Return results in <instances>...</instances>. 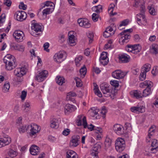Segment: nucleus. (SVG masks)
Returning a JSON list of instances; mask_svg holds the SVG:
<instances>
[{
	"mask_svg": "<svg viewBox=\"0 0 158 158\" xmlns=\"http://www.w3.org/2000/svg\"><path fill=\"white\" fill-rule=\"evenodd\" d=\"M156 131L155 126H152L148 130V135L153 136L155 135Z\"/></svg>",
	"mask_w": 158,
	"mask_h": 158,
	"instance_id": "42",
	"label": "nucleus"
},
{
	"mask_svg": "<svg viewBox=\"0 0 158 158\" xmlns=\"http://www.w3.org/2000/svg\"><path fill=\"white\" fill-rule=\"evenodd\" d=\"M146 73L145 72L143 73L141 71V73L139 76V79L141 81H143L145 80L146 77Z\"/></svg>",
	"mask_w": 158,
	"mask_h": 158,
	"instance_id": "55",
	"label": "nucleus"
},
{
	"mask_svg": "<svg viewBox=\"0 0 158 158\" xmlns=\"http://www.w3.org/2000/svg\"><path fill=\"white\" fill-rule=\"evenodd\" d=\"M112 75L114 78L120 79L123 78L125 76L126 74L120 70H117L112 73Z\"/></svg>",
	"mask_w": 158,
	"mask_h": 158,
	"instance_id": "13",
	"label": "nucleus"
},
{
	"mask_svg": "<svg viewBox=\"0 0 158 158\" xmlns=\"http://www.w3.org/2000/svg\"><path fill=\"white\" fill-rule=\"evenodd\" d=\"M152 73L154 75H156L158 73V67H154L152 71Z\"/></svg>",
	"mask_w": 158,
	"mask_h": 158,
	"instance_id": "56",
	"label": "nucleus"
},
{
	"mask_svg": "<svg viewBox=\"0 0 158 158\" xmlns=\"http://www.w3.org/2000/svg\"><path fill=\"white\" fill-rule=\"evenodd\" d=\"M119 60L123 63H127L130 60L129 56L126 54H121L119 56Z\"/></svg>",
	"mask_w": 158,
	"mask_h": 158,
	"instance_id": "19",
	"label": "nucleus"
},
{
	"mask_svg": "<svg viewBox=\"0 0 158 158\" xmlns=\"http://www.w3.org/2000/svg\"><path fill=\"white\" fill-rule=\"evenodd\" d=\"M49 44L46 42L45 43L43 47L44 48V50L48 52H49V49H48V47H49Z\"/></svg>",
	"mask_w": 158,
	"mask_h": 158,
	"instance_id": "63",
	"label": "nucleus"
},
{
	"mask_svg": "<svg viewBox=\"0 0 158 158\" xmlns=\"http://www.w3.org/2000/svg\"><path fill=\"white\" fill-rule=\"evenodd\" d=\"M82 120L83 125L84 126V128H86L87 127L88 129L90 130V131H92L93 130H94L95 127L92 124H91L89 126H88L86 118L85 116L83 117Z\"/></svg>",
	"mask_w": 158,
	"mask_h": 158,
	"instance_id": "24",
	"label": "nucleus"
},
{
	"mask_svg": "<svg viewBox=\"0 0 158 158\" xmlns=\"http://www.w3.org/2000/svg\"><path fill=\"white\" fill-rule=\"evenodd\" d=\"M74 36L73 35H71L69 36V42L70 44H74L75 43V40L74 39Z\"/></svg>",
	"mask_w": 158,
	"mask_h": 158,
	"instance_id": "60",
	"label": "nucleus"
},
{
	"mask_svg": "<svg viewBox=\"0 0 158 158\" xmlns=\"http://www.w3.org/2000/svg\"><path fill=\"white\" fill-rule=\"evenodd\" d=\"M29 129L30 132L29 133L30 135L31 136H35L36 133H38L40 130V128H39L38 126L36 124H31V125H28L27 127V130H28Z\"/></svg>",
	"mask_w": 158,
	"mask_h": 158,
	"instance_id": "3",
	"label": "nucleus"
},
{
	"mask_svg": "<svg viewBox=\"0 0 158 158\" xmlns=\"http://www.w3.org/2000/svg\"><path fill=\"white\" fill-rule=\"evenodd\" d=\"M110 83L112 85L114 86L115 88L118 87L119 85L118 81L115 80L110 81Z\"/></svg>",
	"mask_w": 158,
	"mask_h": 158,
	"instance_id": "53",
	"label": "nucleus"
},
{
	"mask_svg": "<svg viewBox=\"0 0 158 158\" xmlns=\"http://www.w3.org/2000/svg\"><path fill=\"white\" fill-rule=\"evenodd\" d=\"M114 34V31L111 33L109 32V31L106 29V31L103 33V35L105 38H108L110 37V35H113Z\"/></svg>",
	"mask_w": 158,
	"mask_h": 158,
	"instance_id": "48",
	"label": "nucleus"
},
{
	"mask_svg": "<svg viewBox=\"0 0 158 158\" xmlns=\"http://www.w3.org/2000/svg\"><path fill=\"white\" fill-rule=\"evenodd\" d=\"M26 73V69L24 68H17L14 70V74L16 76L14 78L17 82H20L23 80L22 77Z\"/></svg>",
	"mask_w": 158,
	"mask_h": 158,
	"instance_id": "1",
	"label": "nucleus"
},
{
	"mask_svg": "<svg viewBox=\"0 0 158 158\" xmlns=\"http://www.w3.org/2000/svg\"><path fill=\"white\" fill-rule=\"evenodd\" d=\"M5 64V67L6 69L7 70H11L14 69L16 66V64L15 62L14 63H4Z\"/></svg>",
	"mask_w": 158,
	"mask_h": 158,
	"instance_id": "28",
	"label": "nucleus"
},
{
	"mask_svg": "<svg viewBox=\"0 0 158 158\" xmlns=\"http://www.w3.org/2000/svg\"><path fill=\"white\" fill-rule=\"evenodd\" d=\"M116 150L119 152H122L125 148L126 144L124 139L122 138H118L115 143Z\"/></svg>",
	"mask_w": 158,
	"mask_h": 158,
	"instance_id": "2",
	"label": "nucleus"
},
{
	"mask_svg": "<svg viewBox=\"0 0 158 158\" xmlns=\"http://www.w3.org/2000/svg\"><path fill=\"white\" fill-rule=\"evenodd\" d=\"M26 13L23 11H19L16 12L15 14L14 18L17 20L22 21L26 19Z\"/></svg>",
	"mask_w": 158,
	"mask_h": 158,
	"instance_id": "9",
	"label": "nucleus"
},
{
	"mask_svg": "<svg viewBox=\"0 0 158 158\" xmlns=\"http://www.w3.org/2000/svg\"><path fill=\"white\" fill-rule=\"evenodd\" d=\"M77 155L75 152L70 150L67 152L66 158H77Z\"/></svg>",
	"mask_w": 158,
	"mask_h": 158,
	"instance_id": "25",
	"label": "nucleus"
},
{
	"mask_svg": "<svg viewBox=\"0 0 158 158\" xmlns=\"http://www.w3.org/2000/svg\"><path fill=\"white\" fill-rule=\"evenodd\" d=\"M110 96L111 98L113 99L116 95V90L114 89L110 88Z\"/></svg>",
	"mask_w": 158,
	"mask_h": 158,
	"instance_id": "47",
	"label": "nucleus"
},
{
	"mask_svg": "<svg viewBox=\"0 0 158 158\" xmlns=\"http://www.w3.org/2000/svg\"><path fill=\"white\" fill-rule=\"evenodd\" d=\"M8 154L9 156L11 158L15 157L17 155V153L16 151H15L12 149H10L8 152Z\"/></svg>",
	"mask_w": 158,
	"mask_h": 158,
	"instance_id": "43",
	"label": "nucleus"
},
{
	"mask_svg": "<svg viewBox=\"0 0 158 158\" xmlns=\"http://www.w3.org/2000/svg\"><path fill=\"white\" fill-rule=\"evenodd\" d=\"M76 108L75 106L70 104H67L64 106V112L66 114H68L70 113L75 110Z\"/></svg>",
	"mask_w": 158,
	"mask_h": 158,
	"instance_id": "16",
	"label": "nucleus"
},
{
	"mask_svg": "<svg viewBox=\"0 0 158 158\" xmlns=\"http://www.w3.org/2000/svg\"><path fill=\"white\" fill-rule=\"evenodd\" d=\"M133 46L132 45H128L126 47L125 49L128 52H131L133 53Z\"/></svg>",
	"mask_w": 158,
	"mask_h": 158,
	"instance_id": "52",
	"label": "nucleus"
},
{
	"mask_svg": "<svg viewBox=\"0 0 158 158\" xmlns=\"http://www.w3.org/2000/svg\"><path fill=\"white\" fill-rule=\"evenodd\" d=\"M119 38V42L122 41L123 44L127 43L129 41V39L130 38V35L129 33L127 34H123Z\"/></svg>",
	"mask_w": 158,
	"mask_h": 158,
	"instance_id": "23",
	"label": "nucleus"
},
{
	"mask_svg": "<svg viewBox=\"0 0 158 158\" xmlns=\"http://www.w3.org/2000/svg\"><path fill=\"white\" fill-rule=\"evenodd\" d=\"M83 116V117H84ZM83 115H80L78 116V119L77 120V125L78 126H81L83 125L82 124V122H83Z\"/></svg>",
	"mask_w": 158,
	"mask_h": 158,
	"instance_id": "45",
	"label": "nucleus"
},
{
	"mask_svg": "<svg viewBox=\"0 0 158 158\" xmlns=\"http://www.w3.org/2000/svg\"><path fill=\"white\" fill-rule=\"evenodd\" d=\"M77 22L79 26L85 28H88L90 27V24L88 20L86 19L81 18L78 19Z\"/></svg>",
	"mask_w": 158,
	"mask_h": 158,
	"instance_id": "12",
	"label": "nucleus"
},
{
	"mask_svg": "<svg viewBox=\"0 0 158 158\" xmlns=\"http://www.w3.org/2000/svg\"><path fill=\"white\" fill-rule=\"evenodd\" d=\"M53 4V3L52 2L49 1H47L44 3L41 4V6L42 7L41 9L44 8L45 6H47L48 7H51V8L54 9V6L52 5Z\"/></svg>",
	"mask_w": 158,
	"mask_h": 158,
	"instance_id": "31",
	"label": "nucleus"
},
{
	"mask_svg": "<svg viewBox=\"0 0 158 158\" xmlns=\"http://www.w3.org/2000/svg\"><path fill=\"white\" fill-rule=\"evenodd\" d=\"M101 148V146L99 143L95 144L92 148L90 151V154L92 158H99L98 155V149Z\"/></svg>",
	"mask_w": 158,
	"mask_h": 158,
	"instance_id": "7",
	"label": "nucleus"
},
{
	"mask_svg": "<svg viewBox=\"0 0 158 158\" xmlns=\"http://www.w3.org/2000/svg\"><path fill=\"white\" fill-rule=\"evenodd\" d=\"M133 53L137 54L140 52L141 49V47L139 44H134L133 45Z\"/></svg>",
	"mask_w": 158,
	"mask_h": 158,
	"instance_id": "35",
	"label": "nucleus"
},
{
	"mask_svg": "<svg viewBox=\"0 0 158 158\" xmlns=\"http://www.w3.org/2000/svg\"><path fill=\"white\" fill-rule=\"evenodd\" d=\"M148 9L149 10V12L151 15H156V12L155 9L152 6H148Z\"/></svg>",
	"mask_w": 158,
	"mask_h": 158,
	"instance_id": "49",
	"label": "nucleus"
},
{
	"mask_svg": "<svg viewBox=\"0 0 158 158\" xmlns=\"http://www.w3.org/2000/svg\"><path fill=\"white\" fill-rule=\"evenodd\" d=\"M10 87V85L9 83H5L3 87V90L5 91H7L9 90Z\"/></svg>",
	"mask_w": 158,
	"mask_h": 158,
	"instance_id": "57",
	"label": "nucleus"
},
{
	"mask_svg": "<svg viewBox=\"0 0 158 158\" xmlns=\"http://www.w3.org/2000/svg\"><path fill=\"white\" fill-rule=\"evenodd\" d=\"M3 3L7 6L10 7L11 5L12 2L10 0H4Z\"/></svg>",
	"mask_w": 158,
	"mask_h": 158,
	"instance_id": "61",
	"label": "nucleus"
},
{
	"mask_svg": "<svg viewBox=\"0 0 158 158\" xmlns=\"http://www.w3.org/2000/svg\"><path fill=\"white\" fill-rule=\"evenodd\" d=\"M98 14L93 13L92 15V19L93 21L94 22L97 21L98 20Z\"/></svg>",
	"mask_w": 158,
	"mask_h": 158,
	"instance_id": "58",
	"label": "nucleus"
},
{
	"mask_svg": "<svg viewBox=\"0 0 158 158\" xmlns=\"http://www.w3.org/2000/svg\"><path fill=\"white\" fill-rule=\"evenodd\" d=\"M130 110L133 113H142L145 111V107L143 106H133L131 108Z\"/></svg>",
	"mask_w": 158,
	"mask_h": 158,
	"instance_id": "15",
	"label": "nucleus"
},
{
	"mask_svg": "<svg viewBox=\"0 0 158 158\" xmlns=\"http://www.w3.org/2000/svg\"><path fill=\"white\" fill-rule=\"evenodd\" d=\"M31 154L33 155H36L39 154L40 152V148L38 146L35 145H32L30 149Z\"/></svg>",
	"mask_w": 158,
	"mask_h": 158,
	"instance_id": "17",
	"label": "nucleus"
},
{
	"mask_svg": "<svg viewBox=\"0 0 158 158\" xmlns=\"http://www.w3.org/2000/svg\"><path fill=\"white\" fill-rule=\"evenodd\" d=\"M107 52H103L101 55V56L99 58V60H106L107 58Z\"/></svg>",
	"mask_w": 158,
	"mask_h": 158,
	"instance_id": "51",
	"label": "nucleus"
},
{
	"mask_svg": "<svg viewBox=\"0 0 158 158\" xmlns=\"http://www.w3.org/2000/svg\"><path fill=\"white\" fill-rule=\"evenodd\" d=\"M158 148V142L156 139H153L152 142L151 146L148 149V152L150 153H154L157 152Z\"/></svg>",
	"mask_w": 158,
	"mask_h": 158,
	"instance_id": "10",
	"label": "nucleus"
},
{
	"mask_svg": "<svg viewBox=\"0 0 158 158\" xmlns=\"http://www.w3.org/2000/svg\"><path fill=\"white\" fill-rule=\"evenodd\" d=\"M64 56L66 57V52L64 51L59 52L56 53L54 56V60L55 62L60 63L63 60L62 58Z\"/></svg>",
	"mask_w": 158,
	"mask_h": 158,
	"instance_id": "8",
	"label": "nucleus"
},
{
	"mask_svg": "<svg viewBox=\"0 0 158 158\" xmlns=\"http://www.w3.org/2000/svg\"><path fill=\"white\" fill-rule=\"evenodd\" d=\"M11 141L10 138L5 137L0 139V148L9 144Z\"/></svg>",
	"mask_w": 158,
	"mask_h": 158,
	"instance_id": "20",
	"label": "nucleus"
},
{
	"mask_svg": "<svg viewBox=\"0 0 158 158\" xmlns=\"http://www.w3.org/2000/svg\"><path fill=\"white\" fill-rule=\"evenodd\" d=\"M56 82L59 85H62L65 82V80L63 77L57 76L56 78Z\"/></svg>",
	"mask_w": 158,
	"mask_h": 158,
	"instance_id": "33",
	"label": "nucleus"
},
{
	"mask_svg": "<svg viewBox=\"0 0 158 158\" xmlns=\"http://www.w3.org/2000/svg\"><path fill=\"white\" fill-rule=\"evenodd\" d=\"M151 52L155 54H157L158 53V45L156 44H153L151 49Z\"/></svg>",
	"mask_w": 158,
	"mask_h": 158,
	"instance_id": "41",
	"label": "nucleus"
},
{
	"mask_svg": "<svg viewBox=\"0 0 158 158\" xmlns=\"http://www.w3.org/2000/svg\"><path fill=\"white\" fill-rule=\"evenodd\" d=\"M53 9L50 7H47L44 9L42 11V15L46 16L47 15H49L53 11Z\"/></svg>",
	"mask_w": 158,
	"mask_h": 158,
	"instance_id": "37",
	"label": "nucleus"
},
{
	"mask_svg": "<svg viewBox=\"0 0 158 158\" xmlns=\"http://www.w3.org/2000/svg\"><path fill=\"white\" fill-rule=\"evenodd\" d=\"M113 128L115 132L118 135H121L125 133L124 127L119 124H115Z\"/></svg>",
	"mask_w": 158,
	"mask_h": 158,
	"instance_id": "11",
	"label": "nucleus"
},
{
	"mask_svg": "<svg viewBox=\"0 0 158 158\" xmlns=\"http://www.w3.org/2000/svg\"><path fill=\"white\" fill-rule=\"evenodd\" d=\"M140 86L141 88H144L145 86H147L146 88H151L153 86L152 83L149 81H146L141 83Z\"/></svg>",
	"mask_w": 158,
	"mask_h": 158,
	"instance_id": "26",
	"label": "nucleus"
},
{
	"mask_svg": "<svg viewBox=\"0 0 158 158\" xmlns=\"http://www.w3.org/2000/svg\"><path fill=\"white\" fill-rule=\"evenodd\" d=\"M26 130L27 131L28 130H27L26 126L25 125H23L22 124H21L19 128V132L20 133H23Z\"/></svg>",
	"mask_w": 158,
	"mask_h": 158,
	"instance_id": "46",
	"label": "nucleus"
},
{
	"mask_svg": "<svg viewBox=\"0 0 158 158\" xmlns=\"http://www.w3.org/2000/svg\"><path fill=\"white\" fill-rule=\"evenodd\" d=\"M50 125L52 128H57L59 127L58 120L56 118L53 119L50 122Z\"/></svg>",
	"mask_w": 158,
	"mask_h": 158,
	"instance_id": "29",
	"label": "nucleus"
},
{
	"mask_svg": "<svg viewBox=\"0 0 158 158\" xmlns=\"http://www.w3.org/2000/svg\"><path fill=\"white\" fill-rule=\"evenodd\" d=\"M76 96V94L72 92L68 93L67 95V98H70V97H74Z\"/></svg>",
	"mask_w": 158,
	"mask_h": 158,
	"instance_id": "64",
	"label": "nucleus"
},
{
	"mask_svg": "<svg viewBox=\"0 0 158 158\" xmlns=\"http://www.w3.org/2000/svg\"><path fill=\"white\" fill-rule=\"evenodd\" d=\"M81 77L83 78L85 76L86 72V69L85 65L82 67L80 70Z\"/></svg>",
	"mask_w": 158,
	"mask_h": 158,
	"instance_id": "44",
	"label": "nucleus"
},
{
	"mask_svg": "<svg viewBox=\"0 0 158 158\" xmlns=\"http://www.w3.org/2000/svg\"><path fill=\"white\" fill-rule=\"evenodd\" d=\"M13 36L15 40L18 42L23 41V39L24 34L23 32L20 30H16L13 33Z\"/></svg>",
	"mask_w": 158,
	"mask_h": 158,
	"instance_id": "6",
	"label": "nucleus"
},
{
	"mask_svg": "<svg viewBox=\"0 0 158 158\" xmlns=\"http://www.w3.org/2000/svg\"><path fill=\"white\" fill-rule=\"evenodd\" d=\"M22 109L25 112H27L29 111L30 109V103L29 101H26L25 103L23 105Z\"/></svg>",
	"mask_w": 158,
	"mask_h": 158,
	"instance_id": "34",
	"label": "nucleus"
},
{
	"mask_svg": "<svg viewBox=\"0 0 158 158\" xmlns=\"http://www.w3.org/2000/svg\"><path fill=\"white\" fill-rule=\"evenodd\" d=\"M94 130L97 134H98L102 132V130L100 127H95Z\"/></svg>",
	"mask_w": 158,
	"mask_h": 158,
	"instance_id": "59",
	"label": "nucleus"
},
{
	"mask_svg": "<svg viewBox=\"0 0 158 158\" xmlns=\"http://www.w3.org/2000/svg\"><path fill=\"white\" fill-rule=\"evenodd\" d=\"M82 56H79L77 57H76L75 60L76 65L77 66H79L80 64L79 63L80 61L82 59Z\"/></svg>",
	"mask_w": 158,
	"mask_h": 158,
	"instance_id": "50",
	"label": "nucleus"
},
{
	"mask_svg": "<svg viewBox=\"0 0 158 158\" xmlns=\"http://www.w3.org/2000/svg\"><path fill=\"white\" fill-rule=\"evenodd\" d=\"M3 60L4 63H11L16 62L15 57L10 54H7L3 58Z\"/></svg>",
	"mask_w": 158,
	"mask_h": 158,
	"instance_id": "18",
	"label": "nucleus"
},
{
	"mask_svg": "<svg viewBox=\"0 0 158 158\" xmlns=\"http://www.w3.org/2000/svg\"><path fill=\"white\" fill-rule=\"evenodd\" d=\"M145 11V9L144 10L143 12H142L141 11H140V13L137 15V17H139V18H142L144 21H145V16L144 15Z\"/></svg>",
	"mask_w": 158,
	"mask_h": 158,
	"instance_id": "54",
	"label": "nucleus"
},
{
	"mask_svg": "<svg viewBox=\"0 0 158 158\" xmlns=\"http://www.w3.org/2000/svg\"><path fill=\"white\" fill-rule=\"evenodd\" d=\"M12 47H13L15 49L18 50L20 51L23 52L24 50V47L23 45L18 44H16L13 45Z\"/></svg>",
	"mask_w": 158,
	"mask_h": 158,
	"instance_id": "36",
	"label": "nucleus"
},
{
	"mask_svg": "<svg viewBox=\"0 0 158 158\" xmlns=\"http://www.w3.org/2000/svg\"><path fill=\"white\" fill-rule=\"evenodd\" d=\"M143 97H146L148 96L151 93V88H146L143 90Z\"/></svg>",
	"mask_w": 158,
	"mask_h": 158,
	"instance_id": "38",
	"label": "nucleus"
},
{
	"mask_svg": "<svg viewBox=\"0 0 158 158\" xmlns=\"http://www.w3.org/2000/svg\"><path fill=\"white\" fill-rule=\"evenodd\" d=\"M98 110L95 107H93L91 108L89 110V111L91 113V115L92 116L94 117L95 115L98 114Z\"/></svg>",
	"mask_w": 158,
	"mask_h": 158,
	"instance_id": "39",
	"label": "nucleus"
},
{
	"mask_svg": "<svg viewBox=\"0 0 158 158\" xmlns=\"http://www.w3.org/2000/svg\"><path fill=\"white\" fill-rule=\"evenodd\" d=\"M48 71L44 70L39 72L35 76V80L39 82H41L44 80L48 76Z\"/></svg>",
	"mask_w": 158,
	"mask_h": 158,
	"instance_id": "4",
	"label": "nucleus"
},
{
	"mask_svg": "<svg viewBox=\"0 0 158 158\" xmlns=\"http://www.w3.org/2000/svg\"><path fill=\"white\" fill-rule=\"evenodd\" d=\"M134 96L137 98H142L143 96L142 94L139 91L135 90L132 93V94Z\"/></svg>",
	"mask_w": 158,
	"mask_h": 158,
	"instance_id": "40",
	"label": "nucleus"
},
{
	"mask_svg": "<svg viewBox=\"0 0 158 158\" xmlns=\"http://www.w3.org/2000/svg\"><path fill=\"white\" fill-rule=\"evenodd\" d=\"M111 139L109 136H106L105 141V149H107L109 148H110V147L111 145Z\"/></svg>",
	"mask_w": 158,
	"mask_h": 158,
	"instance_id": "30",
	"label": "nucleus"
},
{
	"mask_svg": "<svg viewBox=\"0 0 158 158\" xmlns=\"http://www.w3.org/2000/svg\"><path fill=\"white\" fill-rule=\"evenodd\" d=\"M151 65L149 64H146L142 66L141 71L143 73L147 72L149 71L151 69Z\"/></svg>",
	"mask_w": 158,
	"mask_h": 158,
	"instance_id": "32",
	"label": "nucleus"
},
{
	"mask_svg": "<svg viewBox=\"0 0 158 158\" xmlns=\"http://www.w3.org/2000/svg\"><path fill=\"white\" fill-rule=\"evenodd\" d=\"M87 36L88 38L89 39V43H92L94 37L93 33L91 32L89 33L87 35Z\"/></svg>",
	"mask_w": 158,
	"mask_h": 158,
	"instance_id": "62",
	"label": "nucleus"
},
{
	"mask_svg": "<svg viewBox=\"0 0 158 158\" xmlns=\"http://www.w3.org/2000/svg\"><path fill=\"white\" fill-rule=\"evenodd\" d=\"M100 89L105 97H109L110 90L109 87L103 86V85H101L100 86Z\"/></svg>",
	"mask_w": 158,
	"mask_h": 158,
	"instance_id": "22",
	"label": "nucleus"
},
{
	"mask_svg": "<svg viewBox=\"0 0 158 158\" xmlns=\"http://www.w3.org/2000/svg\"><path fill=\"white\" fill-rule=\"evenodd\" d=\"M80 138V136L78 135H74L72 136L69 143L70 147H75L79 145L80 143L79 139Z\"/></svg>",
	"mask_w": 158,
	"mask_h": 158,
	"instance_id": "5",
	"label": "nucleus"
},
{
	"mask_svg": "<svg viewBox=\"0 0 158 158\" xmlns=\"http://www.w3.org/2000/svg\"><path fill=\"white\" fill-rule=\"evenodd\" d=\"M31 28L35 33L42 31V26L35 22V20H33L31 23Z\"/></svg>",
	"mask_w": 158,
	"mask_h": 158,
	"instance_id": "14",
	"label": "nucleus"
},
{
	"mask_svg": "<svg viewBox=\"0 0 158 158\" xmlns=\"http://www.w3.org/2000/svg\"><path fill=\"white\" fill-rule=\"evenodd\" d=\"M134 6L135 7H139L140 10L142 12H143L144 10L145 9V7L143 3L139 2L135 0V4Z\"/></svg>",
	"mask_w": 158,
	"mask_h": 158,
	"instance_id": "27",
	"label": "nucleus"
},
{
	"mask_svg": "<svg viewBox=\"0 0 158 158\" xmlns=\"http://www.w3.org/2000/svg\"><path fill=\"white\" fill-rule=\"evenodd\" d=\"M100 89L105 97H109L110 90L109 87L103 86V85H101L100 86Z\"/></svg>",
	"mask_w": 158,
	"mask_h": 158,
	"instance_id": "21",
	"label": "nucleus"
}]
</instances>
